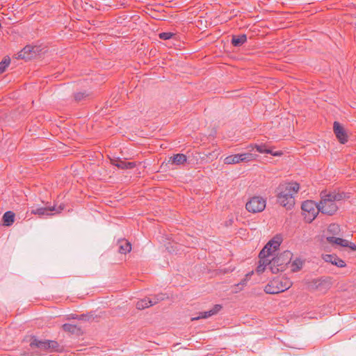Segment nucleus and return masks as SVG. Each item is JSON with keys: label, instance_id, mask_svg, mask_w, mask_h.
<instances>
[{"label": "nucleus", "instance_id": "1", "mask_svg": "<svg viewBox=\"0 0 356 356\" xmlns=\"http://www.w3.org/2000/svg\"><path fill=\"white\" fill-rule=\"evenodd\" d=\"M300 188L296 182H284L276 188L277 202L287 210L291 209L295 204V195Z\"/></svg>", "mask_w": 356, "mask_h": 356}, {"label": "nucleus", "instance_id": "2", "mask_svg": "<svg viewBox=\"0 0 356 356\" xmlns=\"http://www.w3.org/2000/svg\"><path fill=\"white\" fill-rule=\"evenodd\" d=\"M321 200L318 204V209L320 212L329 216L333 215L338 209L336 202L340 201L343 195L335 192L327 193L323 191L321 193Z\"/></svg>", "mask_w": 356, "mask_h": 356}, {"label": "nucleus", "instance_id": "3", "mask_svg": "<svg viewBox=\"0 0 356 356\" xmlns=\"http://www.w3.org/2000/svg\"><path fill=\"white\" fill-rule=\"evenodd\" d=\"M292 255L290 251L286 250L270 259L269 263L270 272L276 274L280 271H284L287 265L291 264Z\"/></svg>", "mask_w": 356, "mask_h": 356}, {"label": "nucleus", "instance_id": "4", "mask_svg": "<svg viewBox=\"0 0 356 356\" xmlns=\"http://www.w3.org/2000/svg\"><path fill=\"white\" fill-rule=\"evenodd\" d=\"M291 286V282L287 279L277 278L270 281L265 286V292L269 294H276L289 289Z\"/></svg>", "mask_w": 356, "mask_h": 356}, {"label": "nucleus", "instance_id": "5", "mask_svg": "<svg viewBox=\"0 0 356 356\" xmlns=\"http://www.w3.org/2000/svg\"><path fill=\"white\" fill-rule=\"evenodd\" d=\"M30 346L33 350L38 348L40 352L47 351L49 353L58 351L59 348V345L56 341L39 340L35 337L32 339Z\"/></svg>", "mask_w": 356, "mask_h": 356}, {"label": "nucleus", "instance_id": "6", "mask_svg": "<svg viewBox=\"0 0 356 356\" xmlns=\"http://www.w3.org/2000/svg\"><path fill=\"white\" fill-rule=\"evenodd\" d=\"M282 241V237L279 235H276L266 243L259 252V257L268 258L279 249Z\"/></svg>", "mask_w": 356, "mask_h": 356}, {"label": "nucleus", "instance_id": "7", "mask_svg": "<svg viewBox=\"0 0 356 356\" xmlns=\"http://www.w3.org/2000/svg\"><path fill=\"white\" fill-rule=\"evenodd\" d=\"M266 206V201L260 196H254L246 203V209L251 213H259L263 211Z\"/></svg>", "mask_w": 356, "mask_h": 356}, {"label": "nucleus", "instance_id": "8", "mask_svg": "<svg viewBox=\"0 0 356 356\" xmlns=\"http://www.w3.org/2000/svg\"><path fill=\"white\" fill-rule=\"evenodd\" d=\"M165 299L164 294H159L152 298L146 297L145 298L137 300L136 307L138 309H144L153 306L161 300Z\"/></svg>", "mask_w": 356, "mask_h": 356}, {"label": "nucleus", "instance_id": "9", "mask_svg": "<svg viewBox=\"0 0 356 356\" xmlns=\"http://www.w3.org/2000/svg\"><path fill=\"white\" fill-rule=\"evenodd\" d=\"M318 208V204H316L312 200L305 201L302 204V211L308 213V216H306L305 218H307V220L309 222L314 220L318 213L320 211Z\"/></svg>", "mask_w": 356, "mask_h": 356}, {"label": "nucleus", "instance_id": "10", "mask_svg": "<svg viewBox=\"0 0 356 356\" xmlns=\"http://www.w3.org/2000/svg\"><path fill=\"white\" fill-rule=\"evenodd\" d=\"M63 210V207H59V208L56 209L55 205L54 206H45L42 207H36L33 209L31 213L35 215H38L40 216H50L51 215V211H56V213H60Z\"/></svg>", "mask_w": 356, "mask_h": 356}, {"label": "nucleus", "instance_id": "11", "mask_svg": "<svg viewBox=\"0 0 356 356\" xmlns=\"http://www.w3.org/2000/svg\"><path fill=\"white\" fill-rule=\"evenodd\" d=\"M333 129L337 139L342 144H345L348 141V135L344 128L338 122L333 124Z\"/></svg>", "mask_w": 356, "mask_h": 356}, {"label": "nucleus", "instance_id": "12", "mask_svg": "<svg viewBox=\"0 0 356 356\" xmlns=\"http://www.w3.org/2000/svg\"><path fill=\"white\" fill-rule=\"evenodd\" d=\"M222 309V306L220 305H215L213 308L209 311L202 312L199 314V316L196 317H193L191 321H196L201 318H207L210 316H212L216 314L220 309Z\"/></svg>", "mask_w": 356, "mask_h": 356}, {"label": "nucleus", "instance_id": "13", "mask_svg": "<svg viewBox=\"0 0 356 356\" xmlns=\"http://www.w3.org/2000/svg\"><path fill=\"white\" fill-rule=\"evenodd\" d=\"M33 49L34 47L30 45L24 47L19 52H18L17 58L26 60L31 59L35 54Z\"/></svg>", "mask_w": 356, "mask_h": 356}, {"label": "nucleus", "instance_id": "14", "mask_svg": "<svg viewBox=\"0 0 356 356\" xmlns=\"http://www.w3.org/2000/svg\"><path fill=\"white\" fill-rule=\"evenodd\" d=\"M323 259L325 261L331 263L337 267L343 268L346 266L345 261L334 254H325L323 256Z\"/></svg>", "mask_w": 356, "mask_h": 356}, {"label": "nucleus", "instance_id": "15", "mask_svg": "<svg viewBox=\"0 0 356 356\" xmlns=\"http://www.w3.org/2000/svg\"><path fill=\"white\" fill-rule=\"evenodd\" d=\"M259 257V264L257 267V269H256V271L257 273L260 274V273H262L263 272H264V270L266 269H269L270 270V259H268V258H266V257Z\"/></svg>", "mask_w": 356, "mask_h": 356}, {"label": "nucleus", "instance_id": "16", "mask_svg": "<svg viewBox=\"0 0 356 356\" xmlns=\"http://www.w3.org/2000/svg\"><path fill=\"white\" fill-rule=\"evenodd\" d=\"M326 239H327V242L330 243V244H334V245H340L341 247H347L348 245H349V241L348 240L343 239L339 237H336L334 236H327L326 237Z\"/></svg>", "mask_w": 356, "mask_h": 356}, {"label": "nucleus", "instance_id": "17", "mask_svg": "<svg viewBox=\"0 0 356 356\" xmlns=\"http://www.w3.org/2000/svg\"><path fill=\"white\" fill-rule=\"evenodd\" d=\"M330 282L326 279H316L312 281V287L315 289L322 290V287L327 289Z\"/></svg>", "mask_w": 356, "mask_h": 356}, {"label": "nucleus", "instance_id": "18", "mask_svg": "<svg viewBox=\"0 0 356 356\" xmlns=\"http://www.w3.org/2000/svg\"><path fill=\"white\" fill-rule=\"evenodd\" d=\"M247 41V35L241 34L238 35H232L231 43L234 47H241Z\"/></svg>", "mask_w": 356, "mask_h": 356}, {"label": "nucleus", "instance_id": "19", "mask_svg": "<svg viewBox=\"0 0 356 356\" xmlns=\"http://www.w3.org/2000/svg\"><path fill=\"white\" fill-rule=\"evenodd\" d=\"M187 160L186 156L184 154H174L170 157L168 162L171 164L181 165L184 163Z\"/></svg>", "mask_w": 356, "mask_h": 356}, {"label": "nucleus", "instance_id": "20", "mask_svg": "<svg viewBox=\"0 0 356 356\" xmlns=\"http://www.w3.org/2000/svg\"><path fill=\"white\" fill-rule=\"evenodd\" d=\"M118 248H119V252L121 254H126L127 252H129L131 250V243L125 239L119 241Z\"/></svg>", "mask_w": 356, "mask_h": 356}, {"label": "nucleus", "instance_id": "21", "mask_svg": "<svg viewBox=\"0 0 356 356\" xmlns=\"http://www.w3.org/2000/svg\"><path fill=\"white\" fill-rule=\"evenodd\" d=\"M241 162H242L241 154L229 155L224 159V163L228 165L236 164Z\"/></svg>", "mask_w": 356, "mask_h": 356}, {"label": "nucleus", "instance_id": "22", "mask_svg": "<svg viewBox=\"0 0 356 356\" xmlns=\"http://www.w3.org/2000/svg\"><path fill=\"white\" fill-rule=\"evenodd\" d=\"M113 164L120 169H132L136 166V163L134 162H127L122 160L117 161Z\"/></svg>", "mask_w": 356, "mask_h": 356}, {"label": "nucleus", "instance_id": "23", "mask_svg": "<svg viewBox=\"0 0 356 356\" xmlns=\"http://www.w3.org/2000/svg\"><path fill=\"white\" fill-rule=\"evenodd\" d=\"M4 225L6 226L11 225L15 220V213L13 211H6L3 216Z\"/></svg>", "mask_w": 356, "mask_h": 356}, {"label": "nucleus", "instance_id": "24", "mask_svg": "<svg viewBox=\"0 0 356 356\" xmlns=\"http://www.w3.org/2000/svg\"><path fill=\"white\" fill-rule=\"evenodd\" d=\"M242 162H250L256 160L257 155L251 152L241 154Z\"/></svg>", "mask_w": 356, "mask_h": 356}, {"label": "nucleus", "instance_id": "25", "mask_svg": "<svg viewBox=\"0 0 356 356\" xmlns=\"http://www.w3.org/2000/svg\"><path fill=\"white\" fill-rule=\"evenodd\" d=\"M63 329L65 332H68L70 333H76L79 331V328H78L75 325H72L70 323H65L63 325Z\"/></svg>", "mask_w": 356, "mask_h": 356}, {"label": "nucleus", "instance_id": "26", "mask_svg": "<svg viewBox=\"0 0 356 356\" xmlns=\"http://www.w3.org/2000/svg\"><path fill=\"white\" fill-rule=\"evenodd\" d=\"M290 264H291V270L293 272H296L302 268V261L299 259H296Z\"/></svg>", "mask_w": 356, "mask_h": 356}, {"label": "nucleus", "instance_id": "27", "mask_svg": "<svg viewBox=\"0 0 356 356\" xmlns=\"http://www.w3.org/2000/svg\"><path fill=\"white\" fill-rule=\"evenodd\" d=\"M10 63V59L9 58H5L0 63V74L5 72L6 67L9 65Z\"/></svg>", "mask_w": 356, "mask_h": 356}, {"label": "nucleus", "instance_id": "28", "mask_svg": "<svg viewBox=\"0 0 356 356\" xmlns=\"http://www.w3.org/2000/svg\"><path fill=\"white\" fill-rule=\"evenodd\" d=\"M339 231V226L337 224H331L327 228V232L334 234H338Z\"/></svg>", "mask_w": 356, "mask_h": 356}, {"label": "nucleus", "instance_id": "29", "mask_svg": "<svg viewBox=\"0 0 356 356\" xmlns=\"http://www.w3.org/2000/svg\"><path fill=\"white\" fill-rule=\"evenodd\" d=\"M175 34L171 32H163L159 34V37L160 39L166 40L172 38Z\"/></svg>", "mask_w": 356, "mask_h": 356}, {"label": "nucleus", "instance_id": "30", "mask_svg": "<svg viewBox=\"0 0 356 356\" xmlns=\"http://www.w3.org/2000/svg\"><path fill=\"white\" fill-rule=\"evenodd\" d=\"M255 148L257 149V151L261 154H264L266 152H267V147L266 145H256Z\"/></svg>", "mask_w": 356, "mask_h": 356}, {"label": "nucleus", "instance_id": "31", "mask_svg": "<svg viewBox=\"0 0 356 356\" xmlns=\"http://www.w3.org/2000/svg\"><path fill=\"white\" fill-rule=\"evenodd\" d=\"M253 273H254L253 271H251V272H249L248 273H247L245 275V277L241 280V282L238 284V285H242V286L245 285L247 282H248V280L253 275Z\"/></svg>", "mask_w": 356, "mask_h": 356}, {"label": "nucleus", "instance_id": "32", "mask_svg": "<svg viewBox=\"0 0 356 356\" xmlns=\"http://www.w3.org/2000/svg\"><path fill=\"white\" fill-rule=\"evenodd\" d=\"M88 96V94H86V92H77L74 95V98L76 101H80L83 99L85 97Z\"/></svg>", "mask_w": 356, "mask_h": 356}, {"label": "nucleus", "instance_id": "33", "mask_svg": "<svg viewBox=\"0 0 356 356\" xmlns=\"http://www.w3.org/2000/svg\"><path fill=\"white\" fill-rule=\"evenodd\" d=\"M266 154H270L273 156H280L282 155V152H280V151H277V152H273L271 149L267 148V152H265Z\"/></svg>", "mask_w": 356, "mask_h": 356}, {"label": "nucleus", "instance_id": "34", "mask_svg": "<svg viewBox=\"0 0 356 356\" xmlns=\"http://www.w3.org/2000/svg\"><path fill=\"white\" fill-rule=\"evenodd\" d=\"M347 247H349L353 250H356V245L352 243H349V245Z\"/></svg>", "mask_w": 356, "mask_h": 356}, {"label": "nucleus", "instance_id": "35", "mask_svg": "<svg viewBox=\"0 0 356 356\" xmlns=\"http://www.w3.org/2000/svg\"><path fill=\"white\" fill-rule=\"evenodd\" d=\"M72 318H74V319L77 318H76V317H75L74 316H73Z\"/></svg>", "mask_w": 356, "mask_h": 356}]
</instances>
